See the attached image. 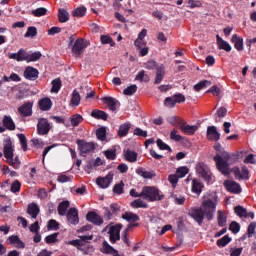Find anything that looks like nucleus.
<instances>
[{
    "label": "nucleus",
    "instance_id": "nucleus-59",
    "mask_svg": "<svg viewBox=\"0 0 256 256\" xmlns=\"http://www.w3.org/2000/svg\"><path fill=\"white\" fill-rule=\"evenodd\" d=\"M123 187H125V184L123 182L116 184L113 189L114 193H116L117 195H121V193H123Z\"/></svg>",
    "mask_w": 256,
    "mask_h": 256
},
{
    "label": "nucleus",
    "instance_id": "nucleus-44",
    "mask_svg": "<svg viewBox=\"0 0 256 256\" xmlns=\"http://www.w3.org/2000/svg\"><path fill=\"white\" fill-rule=\"evenodd\" d=\"M70 121L73 127H77V125H79V123L83 121V116H81L80 114H75L70 118Z\"/></svg>",
    "mask_w": 256,
    "mask_h": 256
},
{
    "label": "nucleus",
    "instance_id": "nucleus-45",
    "mask_svg": "<svg viewBox=\"0 0 256 256\" xmlns=\"http://www.w3.org/2000/svg\"><path fill=\"white\" fill-rule=\"evenodd\" d=\"M234 211L238 217H245L247 218V209L243 208L242 206H236Z\"/></svg>",
    "mask_w": 256,
    "mask_h": 256
},
{
    "label": "nucleus",
    "instance_id": "nucleus-17",
    "mask_svg": "<svg viewBox=\"0 0 256 256\" xmlns=\"http://www.w3.org/2000/svg\"><path fill=\"white\" fill-rule=\"evenodd\" d=\"M33 103L31 102H27L25 104H23L21 107L18 108L19 113H21V115H23V117H29L33 111Z\"/></svg>",
    "mask_w": 256,
    "mask_h": 256
},
{
    "label": "nucleus",
    "instance_id": "nucleus-7",
    "mask_svg": "<svg viewBox=\"0 0 256 256\" xmlns=\"http://www.w3.org/2000/svg\"><path fill=\"white\" fill-rule=\"evenodd\" d=\"M77 144L79 147L80 155L85 156L88 153H93V151H95V143H93V142H86L83 140H78Z\"/></svg>",
    "mask_w": 256,
    "mask_h": 256
},
{
    "label": "nucleus",
    "instance_id": "nucleus-19",
    "mask_svg": "<svg viewBox=\"0 0 256 256\" xmlns=\"http://www.w3.org/2000/svg\"><path fill=\"white\" fill-rule=\"evenodd\" d=\"M216 43L219 47V49L223 50V51H227V53H229V51H231V44L225 40H223V38H221V36H219V34L216 35Z\"/></svg>",
    "mask_w": 256,
    "mask_h": 256
},
{
    "label": "nucleus",
    "instance_id": "nucleus-29",
    "mask_svg": "<svg viewBox=\"0 0 256 256\" xmlns=\"http://www.w3.org/2000/svg\"><path fill=\"white\" fill-rule=\"evenodd\" d=\"M69 12H67V10L61 8L59 9V12H58V18H59V21L60 23H67V21H69Z\"/></svg>",
    "mask_w": 256,
    "mask_h": 256
},
{
    "label": "nucleus",
    "instance_id": "nucleus-36",
    "mask_svg": "<svg viewBox=\"0 0 256 256\" xmlns=\"http://www.w3.org/2000/svg\"><path fill=\"white\" fill-rule=\"evenodd\" d=\"M91 117H94V119H102L103 121H107V113L101 110L92 111Z\"/></svg>",
    "mask_w": 256,
    "mask_h": 256
},
{
    "label": "nucleus",
    "instance_id": "nucleus-18",
    "mask_svg": "<svg viewBox=\"0 0 256 256\" xmlns=\"http://www.w3.org/2000/svg\"><path fill=\"white\" fill-rule=\"evenodd\" d=\"M190 217H192L196 223L202 225L203 219H205V212H203L202 208H200L190 213Z\"/></svg>",
    "mask_w": 256,
    "mask_h": 256
},
{
    "label": "nucleus",
    "instance_id": "nucleus-57",
    "mask_svg": "<svg viewBox=\"0 0 256 256\" xmlns=\"http://www.w3.org/2000/svg\"><path fill=\"white\" fill-rule=\"evenodd\" d=\"M229 229L232 231V233L237 234L241 230V226L237 222H232Z\"/></svg>",
    "mask_w": 256,
    "mask_h": 256
},
{
    "label": "nucleus",
    "instance_id": "nucleus-54",
    "mask_svg": "<svg viewBox=\"0 0 256 256\" xmlns=\"http://www.w3.org/2000/svg\"><path fill=\"white\" fill-rule=\"evenodd\" d=\"M134 93H137V85L135 84L124 89V95H133Z\"/></svg>",
    "mask_w": 256,
    "mask_h": 256
},
{
    "label": "nucleus",
    "instance_id": "nucleus-15",
    "mask_svg": "<svg viewBox=\"0 0 256 256\" xmlns=\"http://www.w3.org/2000/svg\"><path fill=\"white\" fill-rule=\"evenodd\" d=\"M86 219L94 225H103V218L95 212L88 213Z\"/></svg>",
    "mask_w": 256,
    "mask_h": 256
},
{
    "label": "nucleus",
    "instance_id": "nucleus-33",
    "mask_svg": "<svg viewBox=\"0 0 256 256\" xmlns=\"http://www.w3.org/2000/svg\"><path fill=\"white\" fill-rule=\"evenodd\" d=\"M122 219L125 221H128L129 223H135V221H139V216L137 214H133L131 212H126L123 216Z\"/></svg>",
    "mask_w": 256,
    "mask_h": 256
},
{
    "label": "nucleus",
    "instance_id": "nucleus-31",
    "mask_svg": "<svg viewBox=\"0 0 256 256\" xmlns=\"http://www.w3.org/2000/svg\"><path fill=\"white\" fill-rule=\"evenodd\" d=\"M87 13V8L85 6H80L72 11L73 17H85Z\"/></svg>",
    "mask_w": 256,
    "mask_h": 256
},
{
    "label": "nucleus",
    "instance_id": "nucleus-10",
    "mask_svg": "<svg viewBox=\"0 0 256 256\" xmlns=\"http://www.w3.org/2000/svg\"><path fill=\"white\" fill-rule=\"evenodd\" d=\"M112 182H113V173L111 172L105 177H98L96 179V185H98V187H100L101 189H107V187H109Z\"/></svg>",
    "mask_w": 256,
    "mask_h": 256
},
{
    "label": "nucleus",
    "instance_id": "nucleus-12",
    "mask_svg": "<svg viewBox=\"0 0 256 256\" xmlns=\"http://www.w3.org/2000/svg\"><path fill=\"white\" fill-rule=\"evenodd\" d=\"M224 186L230 193H241V185L233 180L225 181Z\"/></svg>",
    "mask_w": 256,
    "mask_h": 256
},
{
    "label": "nucleus",
    "instance_id": "nucleus-50",
    "mask_svg": "<svg viewBox=\"0 0 256 256\" xmlns=\"http://www.w3.org/2000/svg\"><path fill=\"white\" fill-rule=\"evenodd\" d=\"M156 144L159 147V149H161V151H171V147L165 144V142H163V140L161 139H157Z\"/></svg>",
    "mask_w": 256,
    "mask_h": 256
},
{
    "label": "nucleus",
    "instance_id": "nucleus-51",
    "mask_svg": "<svg viewBox=\"0 0 256 256\" xmlns=\"http://www.w3.org/2000/svg\"><path fill=\"white\" fill-rule=\"evenodd\" d=\"M28 57H29V54H27V52L25 50L20 49L18 51V62L28 61Z\"/></svg>",
    "mask_w": 256,
    "mask_h": 256
},
{
    "label": "nucleus",
    "instance_id": "nucleus-28",
    "mask_svg": "<svg viewBox=\"0 0 256 256\" xmlns=\"http://www.w3.org/2000/svg\"><path fill=\"white\" fill-rule=\"evenodd\" d=\"M124 156L126 161H129L130 163H135L137 161V153L132 150H126L124 151Z\"/></svg>",
    "mask_w": 256,
    "mask_h": 256
},
{
    "label": "nucleus",
    "instance_id": "nucleus-35",
    "mask_svg": "<svg viewBox=\"0 0 256 256\" xmlns=\"http://www.w3.org/2000/svg\"><path fill=\"white\" fill-rule=\"evenodd\" d=\"M129 129H131V124H129V123L122 124L118 130L119 137H125V135H127V133H129Z\"/></svg>",
    "mask_w": 256,
    "mask_h": 256
},
{
    "label": "nucleus",
    "instance_id": "nucleus-13",
    "mask_svg": "<svg viewBox=\"0 0 256 256\" xmlns=\"http://www.w3.org/2000/svg\"><path fill=\"white\" fill-rule=\"evenodd\" d=\"M24 77L25 79H28L29 81H35L37 77H39V70L28 66L24 71Z\"/></svg>",
    "mask_w": 256,
    "mask_h": 256
},
{
    "label": "nucleus",
    "instance_id": "nucleus-6",
    "mask_svg": "<svg viewBox=\"0 0 256 256\" xmlns=\"http://www.w3.org/2000/svg\"><path fill=\"white\" fill-rule=\"evenodd\" d=\"M4 157H6L8 162L12 165L19 163V159H13V144L11 143V140L4 141Z\"/></svg>",
    "mask_w": 256,
    "mask_h": 256
},
{
    "label": "nucleus",
    "instance_id": "nucleus-63",
    "mask_svg": "<svg viewBox=\"0 0 256 256\" xmlns=\"http://www.w3.org/2000/svg\"><path fill=\"white\" fill-rule=\"evenodd\" d=\"M134 135H136L137 137H147V131H144L141 128H135Z\"/></svg>",
    "mask_w": 256,
    "mask_h": 256
},
{
    "label": "nucleus",
    "instance_id": "nucleus-47",
    "mask_svg": "<svg viewBox=\"0 0 256 256\" xmlns=\"http://www.w3.org/2000/svg\"><path fill=\"white\" fill-rule=\"evenodd\" d=\"M41 52H34L32 54H28V63L39 61L41 59Z\"/></svg>",
    "mask_w": 256,
    "mask_h": 256
},
{
    "label": "nucleus",
    "instance_id": "nucleus-43",
    "mask_svg": "<svg viewBox=\"0 0 256 256\" xmlns=\"http://www.w3.org/2000/svg\"><path fill=\"white\" fill-rule=\"evenodd\" d=\"M100 41L103 45H110V47H113L115 45V42L113 41V38L107 35H102L100 37Z\"/></svg>",
    "mask_w": 256,
    "mask_h": 256
},
{
    "label": "nucleus",
    "instance_id": "nucleus-60",
    "mask_svg": "<svg viewBox=\"0 0 256 256\" xmlns=\"http://www.w3.org/2000/svg\"><path fill=\"white\" fill-rule=\"evenodd\" d=\"M35 35H37V28L31 26L28 28L25 37H35Z\"/></svg>",
    "mask_w": 256,
    "mask_h": 256
},
{
    "label": "nucleus",
    "instance_id": "nucleus-42",
    "mask_svg": "<svg viewBox=\"0 0 256 256\" xmlns=\"http://www.w3.org/2000/svg\"><path fill=\"white\" fill-rule=\"evenodd\" d=\"M229 243H231V237L228 235H225L221 239L217 240L218 247H226V245H229Z\"/></svg>",
    "mask_w": 256,
    "mask_h": 256
},
{
    "label": "nucleus",
    "instance_id": "nucleus-41",
    "mask_svg": "<svg viewBox=\"0 0 256 256\" xmlns=\"http://www.w3.org/2000/svg\"><path fill=\"white\" fill-rule=\"evenodd\" d=\"M59 89H61V79L56 78L52 81L51 93H59Z\"/></svg>",
    "mask_w": 256,
    "mask_h": 256
},
{
    "label": "nucleus",
    "instance_id": "nucleus-9",
    "mask_svg": "<svg viewBox=\"0 0 256 256\" xmlns=\"http://www.w3.org/2000/svg\"><path fill=\"white\" fill-rule=\"evenodd\" d=\"M37 131L38 135H47V133L51 131V124H49V121H47V119L42 118L38 121Z\"/></svg>",
    "mask_w": 256,
    "mask_h": 256
},
{
    "label": "nucleus",
    "instance_id": "nucleus-53",
    "mask_svg": "<svg viewBox=\"0 0 256 256\" xmlns=\"http://www.w3.org/2000/svg\"><path fill=\"white\" fill-rule=\"evenodd\" d=\"M135 79L136 81H144L145 83H147V81H149V76L145 74L144 70H141Z\"/></svg>",
    "mask_w": 256,
    "mask_h": 256
},
{
    "label": "nucleus",
    "instance_id": "nucleus-46",
    "mask_svg": "<svg viewBox=\"0 0 256 256\" xmlns=\"http://www.w3.org/2000/svg\"><path fill=\"white\" fill-rule=\"evenodd\" d=\"M96 136L100 141H105V138L107 137V130H105V128H99L96 131Z\"/></svg>",
    "mask_w": 256,
    "mask_h": 256
},
{
    "label": "nucleus",
    "instance_id": "nucleus-4",
    "mask_svg": "<svg viewBox=\"0 0 256 256\" xmlns=\"http://www.w3.org/2000/svg\"><path fill=\"white\" fill-rule=\"evenodd\" d=\"M121 229H123V225L121 224L105 227L104 231H108L110 243H117L121 239Z\"/></svg>",
    "mask_w": 256,
    "mask_h": 256
},
{
    "label": "nucleus",
    "instance_id": "nucleus-14",
    "mask_svg": "<svg viewBox=\"0 0 256 256\" xmlns=\"http://www.w3.org/2000/svg\"><path fill=\"white\" fill-rule=\"evenodd\" d=\"M207 139H209V141H219V139H221V134L217 132V127L209 126L207 128Z\"/></svg>",
    "mask_w": 256,
    "mask_h": 256
},
{
    "label": "nucleus",
    "instance_id": "nucleus-55",
    "mask_svg": "<svg viewBox=\"0 0 256 256\" xmlns=\"http://www.w3.org/2000/svg\"><path fill=\"white\" fill-rule=\"evenodd\" d=\"M19 141L23 151H27V137L24 134H18Z\"/></svg>",
    "mask_w": 256,
    "mask_h": 256
},
{
    "label": "nucleus",
    "instance_id": "nucleus-39",
    "mask_svg": "<svg viewBox=\"0 0 256 256\" xmlns=\"http://www.w3.org/2000/svg\"><path fill=\"white\" fill-rule=\"evenodd\" d=\"M205 87H211V81L203 80L194 85L195 91H201V89H205Z\"/></svg>",
    "mask_w": 256,
    "mask_h": 256
},
{
    "label": "nucleus",
    "instance_id": "nucleus-23",
    "mask_svg": "<svg viewBox=\"0 0 256 256\" xmlns=\"http://www.w3.org/2000/svg\"><path fill=\"white\" fill-rule=\"evenodd\" d=\"M8 243H10V245H14V247H18L19 249H23L25 247V244L18 236H10L8 238Z\"/></svg>",
    "mask_w": 256,
    "mask_h": 256
},
{
    "label": "nucleus",
    "instance_id": "nucleus-48",
    "mask_svg": "<svg viewBox=\"0 0 256 256\" xmlns=\"http://www.w3.org/2000/svg\"><path fill=\"white\" fill-rule=\"evenodd\" d=\"M164 105L165 107H170V108L175 107V105H177V102L175 101L174 96L167 97L164 101Z\"/></svg>",
    "mask_w": 256,
    "mask_h": 256
},
{
    "label": "nucleus",
    "instance_id": "nucleus-11",
    "mask_svg": "<svg viewBox=\"0 0 256 256\" xmlns=\"http://www.w3.org/2000/svg\"><path fill=\"white\" fill-rule=\"evenodd\" d=\"M67 221L71 225H77L79 223V212L75 208H70L66 214Z\"/></svg>",
    "mask_w": 256,
    "mask_h": 256
},
{
    "label": "nucleus",
    "instance_id": "nucleus-64",
    "mask_svg": "<svg viewBox=\"0 0 256 256\" xmlns=\"http://www.w3.org/2000/svg\"><path fill=\"white\" fill-rule=\"evenodd\" d=\"M104 153L105 156L112 161L117 157V153L115 152V150H107Z\"/></svg>",
    "mask_w": 256,
    "mask_h": 256
},
{
    "label": "nucleus",
    "instance_id": "nucleus-49",
    "mask_svg": "<svg viewBox=\"0 0 256 256\" xmlns=\"http://www.w3.org/2000/svg\"><path fill=\"white\" fill-rule=\"evenodd\" d=\"M176 173H177L176 175L178 176V178L183 179V177H185V175H187V173H189V168H187L185 166L180 167L177 169Z\"/></svg>",
    "mask_w": 256,
    "mask_h": 256
},
{
    "label": "nucleus",
    "instance_id": "nucleus-20",
    "mask_svg": "<svg viewBox=\"0 0 256 256\" xmlns=\"http://www.w3.org/2000/svg\"><path fill=\"white\" fill-rule=\"evenodd\" d=\"M180 129L186 135H195V132L197 131L198 127L197 125L182 124Z\"/></svg>",
    "mask_w": 256,
    "mask_h": 256
},
{
    "label": "nucleus",
    "instance_id": "nucleus-58",
    "mask_svg": "<svg viewBox=\"0 0 256 256\" xmlns=\"http://www.w3.org/2000/svg\"><path fill=\"white\" fill-rule=\"evenodd\" d=\"M172 199L174 200V203H176V205H183L185 203V196L173 195Z\"/></svg>",
    "mask_w": 256,
    "mask_h": 256
},
{
    "label": "nucleus",
    "instance_id": "nucleus-62",
    "mask_svg": "<svg viewBox=\"0 0 256 256\" xmlns=\"http://www.w3.org/2000/svg\"><path fill=\"white\" fill-rule=\"evenodd\" d=\"M170 139L173 141H181L182 137L181 135L177 134V130L173 129L170 133Z\"/></svg>",
    "mask_w": 256,
    "mask_h": 256
},
{
    "label": "nucleus",
    "instance_id": "nucleus-2",
    "mask_svg": "<svg viewBox=\"0 0 256 256\" xmlns=\"http://www.w3.org/2000/svg\"><path fill=\"white\" fill-rule=\"evenodd\" d=\"M229 159H231V156L227 152H224L222 156L217 154L214 157L216 167L222 175H229L231 173V169L229 168Z\"/></svg>",
    "mask_w": 256,
    "mask_h": 256
},
{
    "label": "nucleus",
    "instance_id": "nucleus-27",
    "mask_svg": "<svg viewBox=\"0 0 256 256\" xmlns=\"http://www.w3.org/2000/svg\"><path fill=\"white\" fill-rule=\"evenodd\" d=\"M80 103H81V95L79 94V92L77 90H74L72 93L70 105L72 107H78V105H80Z\"/></svg>",
    "mask_w": 256,
    "mask_h": 256
},
{
    "label": "nucleus",
    "instance_id": "nucleus-16",
    "mask_svg": "<svg viewBox=\"0 0 256 256\" xmlns=\"http://www.w3.org/2000/svg\"><path fill=\"white\" fill-rule=\"evenodd\" d=\"M102 101L105 105H107L110 111H117V105H119V100L113 97H104Z\"/></svg>",
    "mask_w": 256,
    "mask_h": 256
},
{
    "label": "nucleus",
    "instance_id": "nucleus-5",
    "mask_svg": "<svg viewBox=\"0 0 256 256\" xmlns=\"http://www.w3.org/2000/svg\"><path fill=\"white\" fill-rule=\"evenodd\" d=\"M196 172L199 177H202V179L206 180L207 183L211 182V169H209V166L207 164L200 162L196 165Z\"/></svg>",
    "mask_w": 256,
    "mask_h": 256
},
{
    "label": "nucleus",
    "instance_id": "nucleus-8",
    "mask_svg": "<svg viewBox=\"0 0 256 256\" xmlns=\"http://www.w3.org/2000/svg\"><path fill=\"white\" fill-rule=\"evenodd\" d=\"M87 45H89V42L84 39L76 40L72 46V53H74L76 57H79V55H82L83 51H85Z\"/></svg>",
    "mask_w": 256,
    "mask_h": 256
},
{
    "label": "nucleus",
    "instance_id": "nucleus-1",
    "mask_svg": "<svg viewBox=\"0 0 256 256\" xmlns=\"http://www.w3.org/2000/svg\"><path fill=\"white\" fill-rule=\"evenodd\" d=\"M217 193L213 192L207 196L204 197L202 201V206L200 209L203 210V213L208 219V221H211L213 219V215L215 214V209H217Z\"/></svg>",
    "mask_w": 256,
    "mask_h": 256
},
{
    "label": "nucleus",
    "instance_id": "nucleus-61",
    "mask_svg": "<svg viewBox=\"0 0 256 256\" xmlns=\"http://www.w3.org/2000/svg\"><path fill=\"white\" fill-rule=\"evenodd\" d=\"M59 233H54L52 235H49L46 237V243H57V237H58Z\"/></svg>",
    "mask_w": 256,
    "mask_h": 256
},
{
    "label": "nucleus",
    "instance_id": "nucleus-30",
    "mask_svg": "<svg viewBox=\"0 0 256 256\" xmlns=\"http://www.w3.org/2000/svg\"><path fill=\"white\" fill-rule=\"evenodd\" d=\"M217 219L219 227H225L227 225V215L223 211L219 210L217 212Z\"/></svg>",
    "mask_w": 256,
    "mask_h": 256
},
{
    "label": "nucleus",
    "instance_id": "nucleus-26",
    "mask_svg": "<svg viewBox=\"0 0 256 256\" xmlns=\"http://www.w3.org/2000/svg\"><path fill=\"white\" fill-rule=\"evenodd\" d=\"M69 201H63L58 205V215L64 217L67 215V210L69 209Z\"/></svg>",
    "mask_w": 256,
    "mask_h": 256
},
{
    "label": "nucleus",
    "instance_id": "nucleus-37",
    "mask_svg": "<svg viewBox=\"0 0 256 256\" xmlns=\"http://www.w3.org/2000/svg\"><path fill=\"white\" fill-rule=\"evenodd\" d=\"M201 189H203V183H201V181H199L198 179H194L192 184L193 193L199 194L201 193Z\"/></svg>",
    "mask_w": 256,
    "mask_h": 256
},
{
    "label": "nucleus",
    "instance_id": "nucleus-52",
    "mask_svg": "<svg viewBox=\"0 0 256 256\" xmlns=\"http://www.w3.org/2000/svg\"><path fill=\"white\" fill-rule=\"evenodd\" d=\"M256 235V222H251L248 226V237L251 238Z\"/></svg>",
    "mask_w": 256,
    "mask_h": 256
},
{
    "label": "nucleus",
    "instance_id": "nucleus-56",
    "mask_svg": "<svg viewBox=\"0 0 256 256\" xmlns=\"http://www.w3.org/2000/svg\"><path fill=\"white\" fill-rule=\"evenodd\" d=\"M97 165H98L97 162L89 161L85 166V171L88 173H92L93 169H95Z\"/></svg>",
    "mask_w": 256,
    "mask_h": 256
},
{
    "label": "nucleus",
    "instance_id": "nucleus-25",
    "mask_svg": "<svg viewBox=\"0 0 256 256\" xmlns=\"http://www.w3.org/2000/svg\"><path fill=\"white\" fill-rule=\"evenodd\" d=\"M231 41L234 43V47L237 49V51H243V38L237 36V34H234Z\"/></svg>",
    "mask_w": 256,
    "mask_h": 256
},
{
    "label": "nucleus",
    "instance_id": "nucleus-32",
    "mask_svg": "<svg viewBox=\"0 0 256 256\" xmlns=\"http://www.w3.org/2000/svg\"><path fill=\"white\" fill-rule=\"evenodd\" d=\"M137 175H140V177H143L144 179H153L155 177V174L153 172L145 171L143 168H138L136 170Z\"/></svg>",
    "mask_w": 256,
    "mask_h": 256
},
{
    "label": "nucleus",
    "instance_id": "nucleus-34",
    "mask_svg": "<svg viewBox=\"0 0 256 256\" xmlns=\"http://www.w3.org/2000/svg\"><path fill=\"white\" fill-rule=\"evenodd\" d=\"M131 207H133L134 209H147V207H149L147 205V203H145V201L141 200V199H136L134 201L131 202Z\"/></svg>",
    "mask_w": 256,
    "mask_h": 256
},
{
    "label": "nucleus",
    "instance_id": "nucleus-24",
    "mask_svg": "<svg viewBox=\"0 0 256 256\" xmlns=\"http://www.w3.org/2000/svg\"><path fill=\"white\" fill-rule=\"evenodd\" d=\"M28 215L32 217V219H37V216L39 215V206L37 204H29L27 209Z\"/></svg>",
    "mask_w": 256,
    "mask_h": 256
},
{
    "label": "nucleus",
    "instance_id": "nucleus-40",
    "mask_svg": "<svg viewBox=\"0 0 256 256\" xmlns=\"http://www.w3.org/2000/svg\"><path fill=\"white\" fill-rule=\"evenodd\" d=\"M31 13L34 15V17H43V16L47 15V8L40 7V8L32 10Z\"/></svg>",
    "mask_w": 256,
    "mask_h": 256
},
{
    "label": "nucleus",
    "instance_id": "nucleus-38",
    "mask_svg": "<svg viewBox=\"0 0 256 256\" xmlns=\"http://www.w3.org/2000/svg\"><path fill=\"white\" fill-rule=\"evenodd\" d=\"M103 252L108 255H115L117 250H115L113 246L109 245V243L105 241L103 242Z\"/></svg>",
    "mask_w": 256,
    "mask_h": 256
},
{
    "label": "nucleus",
    "instance_id": "nucleus-21",
    "mask_svg": "<svg viewBox=\"0 0 256 256\" xmlns=\"http://www.w3.org/2000/svg\"><path fill=\"white\" fill-rule=\"evenodd\" d=\"M2 123L9 131H15V122H13V118H11V116H4Z\"/></svg>",
    "mask_w": 256,
    "mask_h": 256
},
{
    "label": "nucleus",
    "instance_id": "nucleus-22",
    "mask_svg": "<svg viewBox=\"0 0 256 256\" xmlns=\"http://www.w3.org/2000/svg\"><path fill=\"white\" fill-rule=\"evenodd\" d=\"M53 107V102H51V99L49 98H43L39 101V108L41 111H49Z\"/></svg>",
    "mask_w": 256,
    "mask_h": 256
},
{
    "label": "nucleus",
    "instance_id": "nucleus-3",
    "mask_svg": "<svg viewBox=\"0 0 256 256\" xmlns=\"http://www.w3.org/2000/svg\"><path fill=\"white\" fill-rule=\"evenodd\" d=\"M140 195L145 199V201L150 202L161 201V199H163V195H160L159 189L153 186L143 187Z\"/></svg>",
    "mask_w": 256,
    "mask_h": 256
}]
</instances>
